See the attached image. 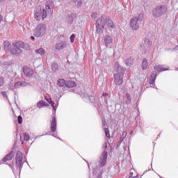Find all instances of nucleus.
<instances>
[{"label":"nucleus","mask_w":178,"mask_h":178,"mask_svg":"<svg viewBox=\"0 0 178 178\" xmlns=\"http://www.w3.org/2000/svg\"><path fill=\"white\" fill-rule=\"evenodd\" d=\"M49 99H50V102H51L50 104H51L52 108H54V109H55V102H54L52 101V99L49 98Z\"/></svg>","instance_id":"nucleus-42"},{"label":"nucleus","mask_w":178,"mask_h":178,"mask_svg":"<svg viewBox=\"0 0 178 178\" xmlns=\"http://www.w3.org/2000/svg\"><path fill=\"white\" fill-rule=\"evenodd\" d=\"M24 141H29L30 140V136L27 133L24 134Z\"/></svg>","instance_id":"nucleus-36"},{"label":"nucleus","mask_w":178,"mask_h":178,"mask_svg":"<svg viewBox=\"0 0 178 178\" xmlns=\"http://www.w3.org/2000/svg\"><path fill=\"white\" fill-rule=\"evenodd\" d=\"M166 12H168V7L165 5H159L156 6L152 10V16L156 19H159L162 17V16H165L166 15Z\"/></svg>","instance_id":"nucleus-3"},{"label":"nucleus","mask_w":178,"mask_h":178,"mask_svg":"<svg viewBox=\"0 0 178 178\" xmlns=\"http://www.w3.org/2000/svg\"><path fill=\"white\" fill-rule=\"evenodd\" d=\"M12 47V44L9 41H4L3 42V49L6 52H9L10 51V47Z\"/></svg>","instance_id":"nucleus-20"},{"label":"nucleus","mask_w":178,"mask_h":178,"mask_svg":"<svg viewBox=\"0 0 178 178\" xmlns=\"http://www.w3.org/2000/svg\"><path fill=\"white\" fill-rule=\"evenodd\" d=\"M66 47H67V43L65 41H61L56 44L55 49L56 51H61V49H65Z\"/></svg>","instance_id":"nucleus-14"},{"label":"nucleus","mask_w":178,"mask_h":178,"mask_svg":"<svg viewBox=\"0 0 178 178\" xmlns=\"http://www.w3.org/2000/svg\"><path fill=\"white\" fill-rule=\"evenodd\" d=\"M22 49L29 51V49H30V45L22 41H17L15 43H13V48L10 49V52L11 55L19 56L22 55V53L23 52V50Z\"/></svg>","instance_id":"nucleus-2"},{"label":"nucleus","mask_w":178,"mask_h":178,"mask_svg":"<svg viewBox=\"0 0 178 178\" xmlns=\"http://www.w3.org/2000/svg\"><path fill=\"white\" fill-rule=\"evenodd\" d=\"M125 65L127 66H131V65H133V60L131 58H127L126 60H125Z\"/></svg>","instance_id":"nucleus-31"},{"label":"nucleus","mask_w":178,"mask_h":178,"mask_svg":"<svg viewBox=\"0 0 178 178\" xmlns=\"http://www.w3.org/2000/svg\"><path fill=\"white\" fill-rule=\"evenodd\" d=\"M65 87L73 88V87H76V82L73 81H67L65 83Z\"/></svg>","instance_id":"nucleus-24"},{"label":"nucleus","mask_w":178,"mask_h":178,"mask_svg":"<svg viewBox=\"0 0 178 178\" xmlns=\"http://www.w3.org/2000/svg\"><path fill=\"white\" fill-rule=\"evenodd\" d=\"M126 97H127L126 104H127V105H129V104H130V102H131V99L130 98V94L127 93Z\"/></svg>","instance_id":"nucleus-33"},{"label":"nucleus","mask_w":178,"mask_h":178,"mask_svg":"<svg viewBox=\"0 0 178 178\" xmlns=\"http://www.w3.org/2000/svg\"><path fill=\"white\" fill-rule=\"evenodd\" d=\"M144 44L146 46L147 49H151V47H152V41H150L148 38H145L144 39Z\"/></svg>","instance_id":"nucleus-23"},{"label":"nucleus","mask_w":178,"mask_h":178,"mask_svg":"<svg viewBox=\"0 0 178 178\" xmlns=\"http://www.w3.org/2000/svg\"><path fill=\"white\" fill-rule=\"evenodd\" d=\"M4 80L3 77L0 76V88L3 86Z\"/></svg>","instance_id":"nucleus-39"},{"label":"nucleus","mask_w":178,"mask_h":178,"mask_svg":"<svg viewBox=\"0 0 178 178\" xmlns=\"http://www.w3.org/2000/svg\"><path fill=\"white\" fill-rule=\"evenodd\" d=\"M106 24L108 29H113L115 27V23H113V21L111 19H110L109 17H106Z\"/></svg>","instance_id":"nucleus-18"},{"label":"nucleus","mask_w":178,"mask_h":178,"mask_svg":"<svg viewBox=\"0 0 178 178\" xmlns=\"http://www.w3.org/2000/svg\"><path fill=\"white\" fill-rule=\"evenodd\" d=\"M57 86H58V87H66V81H65V79H58Z\"/></svg>","instance_id":"nucleus-26"},{"label":"nucleus","mask_w":178,"mask_h":178,"mask_svg":"<svg viewBox=\"0 0 178 178\" xmlns=\"http://www.w3.org/2000/svg\"><path fill=\"white\" fill-rule=\"evenodd\" d=\"M90 102L93 104V106H95V97L94 96H90L89 97Z\"/></svg>","instance_id":"nucleus-34"},{"label":"nucleus","mask_w":178,"mask_h":178,"mask_svg":"<svg viewBox=\"0 0 178 178\" xmlns=\"http://www.w3.org/2000/svg\"><path fill=\"white\" fill-rule=\"evenodd\" d=\"M127 136V132L124 131L122 134V136L120 138V140L118 141V144H117V148H119V147H120V145L122 144V143H123V141L124 140V138H126Z\"/></svg>","instance_id":"nucleus-22"},{"label":"nucleus","mask_w":178,"mask_h":178,"mask_svg":"<svg viewBox=\"0 0 178 178\" xmlns=\"http://www.w3.org/2000/svg\"><path fill=\"white\" fill-rule=\"evenodd\" d=\"M0 50H1V47H0Z\"/></svg>","instance_id":"nucleus-54"},{"label":"nucleus","mask_w":178,"mask_h":178,"mask_svg":"<svg viewBox=\"0 0 178 178\" xmlns=\"http://www.w3.org/2000/svg\"><path fill=\"white\" fill-rule=\"evenodd\" d=\"M35 54L39 55H45V50L42 48H40L39 49L35 50Z\"/></svg>","instance_id":"nucleus-29"},{"label":"nucleus","mask_w":178,"mask_h":178,"mask_svg":"<svg viewBox=\"0 0 178 178\" xmlns=\"http://www.w3.org/2000/svg\"><path fill=\"white\" fill-rule=\"evenodd\" d=\"M74 38H76V35L75 34L71 35L70 37V42L72 43L74 42Z\"/></svg>","instance_id":"nucleus-37"},{"label":"nucleus","mask_w":178,"mask_h":178,"mask_svg":"<svg viewBox=\"0 0 178 178\" xmlns=\"http://www.w3.org/2000/svg\"><path fill=\"white\" fill-rule=\"evenodd\" d=\"M104 42L106 47H108V45H111L112 42H113V39L112 38V36L109 35H106L104 38Z\"/></svg>","instance_id":"nucleus-17"},{"label":"nucleus","mask_w":178,"mask_h":178,"mask_svg":"<svg viewBox=\"0 0 178 178\" xmlns=\"http://www.w3.org/2000/svg\"><path fill=\"white\" fill-rule=\"evenodd\" d=\"M141 67L143 70H147V67H148V60H147V58L143 59Z\"/></svg>","instance_id":"nucleus-25"},{"label":"nucleus","mask_w":178,"mask_h":178,"mask_svg":"<svg viewBox=\"0 0 178 178\" xmlns=\"http://www.w3.org/2000/svg\"><path fill=\"white\" fill-rule=\"evenodd\" d=\"M108 160V152L104 151L102 152L99 159V167L104 168L106 165V161Z\"/></svg>","instance_id":"nucleus-10"},{"label":"nucleus","mask_w":178,"mask_h":178,"mask_svg":"<svg viewBox=\"0 0 178 178\" xmlns=\"http://www.w3.org/2000/svg\"><path fill=\"white\" fill-rule=\"evenodd\" d=\"M23 72L26 77H31L34 74V71L27 66L23 67Z\"/></svg>","instance_id":"nucleus-15"},{"label":"nucleus","mask_w":178,"mask_h":178,"mask_svg":"<svg viewBox=\"0 0 178 178\" xmlns=\"http://www.w3.org/2000/svg\"><path fill=\"white\" fill-rule=\"evenodd\" d=\"M1 95H3V97H8L7 95H6V92H1Z\"/></svg>","instance_id":"nucleus-45"},{"label":"nucleus","mask_w":178,"mask_h":178,"mask_svg":"<svg viewBox=\"0 0 178 178\" xmlns=\"http://www.w3.org/2000/svg\"><path fill=\"white\" fill-rule=\"evenodd\" d=\"M130 175H131V176H133V172H131Z\"/></svg>","instance_id":"nucleus-53"},{"label":"nucleus","mask_w":178,"mask_h":178,"mask_svg":"<svg viewBox=\"0 0 178 178\" xmlns=\"http://www.w3.org/2000/svg\"><path fill=\"white\" fill-rule=\"evenodd\" d=\"M103 148H105V149H106V148H108V143H105L104 144Z\"/></svg>","instance_id":"nucleus-44"},{"label":"nucleus","mask_w":178,"mask_h":178,"mask_svg":"<svg viewBox=\"0 0 178 178\" xmlns=\"http://www.w3.org/2000/svg\"><path fill=\"white\" fill-rule=\"evenodd\" d=\"M91 17H92L93 19H97L98 17V13H92L91 14Z\"/></svg>","instance_id":"nucleus-40"},{"label":"nucleus","mask_w":178,"mask_h":178,"mask_svg":"<svg viewBox=\"0 0 178 178\" xmlns=\"http://www.w3.org/2000/svg\"><path fill=\"white\" fill-rule=\"evenodd\" d=\"M104 133L106 134V136L107 138H111V134H109V129L105 128L104 129Z\"/></svg>","instance_id":"nucleus-35"},{"label":"nucleus","mask_w":178,"mask_h":178,"mask_svg":"<svg viewBox=\"0 0 178 178\" xmlns=\"http://www.w3.org/2000/svg\"><path fill=\"white\" fill-rule=\"evenodd\" d=\"M156 79V72L154 71L152 72V75L149 77V84H151L152 86L154 85L155 83Z\"/></svg>","instance_id":"nucleus-21"},{"label":"nucleus","mask_w":178,"mask_h":178,"mask_svg":"<svg viewBox=\"0 0 178 178\" xmlns=\"http://www.w3.org/2000/svg\"><path fill=\"white\" fill-rule=\"evenodd\" d=\"M144 19V14L140 13L138 17H134L130 19V27L132 30H138L140 29V23Z\"/></svg>","instance_id":"nucleus-4"},{"label":"nucleus","mask_w":178,"mask_h":178,"mask_svg":"<svg viewBox=\"0 0 178 178\" xmlns=\"http://www.w3.org/2000/svg\"><path fill=\"white\" fill-rule=\"evenodd\" d=\"M114 70L116 72V74H119V76H124V72H126V68L120 66L119 63H115L114 66Z\"/></svg>","instance_id":"nucleus-9"},{"label":"nucleus","mask_w":178,"mask_h":178,"mask_svg":"<svg viewBox=\"0 0 178 178\" xmlns=\"http://www.w3.org/2000/svg\"><path fill=\"white\" fill-rule=\"evenodd\" d=\"M98 177L97 178H102V172H99L97 175Z\"/></svg>","instance_id":"nucleus-43"},{"label":"nucleus","mask_w":178,"mask_h":178,"mask_svg":"<svg viewBox=\"0 0 178 178\" xmlns=\"http://www.w3.org/2000/svg\"><path fill=\"white\" fill-rule=\"evenodd\" d=\"M47 31V26L44 24H39L35 27L34 31H33V35L35 37H37L38 38H40L41 37H44L45 35V33Z\"/></svg>","instance_id":"nucleus-5"},{"label":"nucleus","mask_w":178,"mask_h":178,"mask_svg":"<svg viewBox=\"0 0 178 178\" xmlns=\"http://www.w3.org/2000/svg\"><path fill=\"white\" fill-rule=\"evenodd\" d=\"M76 17H77V14L72 13L67 15L65 20L68 24H72L76 20Z\"/></svg>","instance_id":"nucleus-11"},{"label":"nucleus","mask_w":178,"mask_h":178,"mask_svg":"<svg viewBox=\"0 0 178 178\" xmlns=\"http://www.w3.org/2000/svg\"><path fill=\"white\" fill-rule=\"evenodd\" d=\"M136 177H131L130 176L129 178H136Z\"/></svg>","instance_id":"nucleus-52"},{"label":"nucleus","mask_w":178,"mask_h":178,"mask_svg":"<svg viewBox=\"0 0 178 178\" xmlns=\"http://www.w3.org/2000/svg\"><path fill=\"white\" fill-rule=\"evenodd\" d=\"M6 0H0V2H5Z\"/></svg>","instance_id":"nucleus-51"},{"label":"nucleus","mask_w":178,"mask_h":178,"mask_svg":"<svg viewBox=\"0 0 178 178\" xmlns=\"http://www.w3.org/2000/svg\"><path fill=\"white\" fill-rule=\"evenodd\" d=\"M47 102H49V104H50L51 103V99H48Z\"/></svg>","instance_id":"nucleus-49"},{"label":"nucleus","mask_w":178,"mask_h":178,"mask_svg":"<svg viewBox=\"0 0 178 178\" xmlns=\"http://www.w3.org/2000/svg\"><path fill=\"white\" fill-rule=\"evenodd\" d=\"M16 161V168L19 170V172L22 170V168H23V163H22L23 161V154L20 152H17L15 156Z\"/></svg>","instance_id":"nucleus-8"},{"label":"nucleus","mask_w":178,"mask_h":178,"mask_svg":"<svg viewBox=\"0 0 178 178\" xmlns=\"http://www.w3.org/2000/svg\"><path fill=\"white\" fill-rule=\"evenodd\" d=\"M50 130L51 133H55L56 131V117H53L51 120L50 121Z\"/></svg>","instance_id":"nucleus-16"},{"label":"nucleus","mask_w":178,"mask_h":178,"mask_svg":"<svg viewBox=\"0 0 178 178\" xmlns=\"http://www.w3.org/2000/svg\"><path fill=\"white\" fill-rule=\"evenodd\" d=\"M45 106V102L44 101H40L37 103V108L41 109V108H44Z\"/></svg>","instance_id":"nucleus-30"},{"label":"nucleus","mask_w":178,"mask_h":178,"mask_svg":"<svg viewBox=\"0 0 178 178\" xmlns=\"http://www.w3.org/2000/svg\"><path fill=\"white\" fill-rule=\"evenodd\" d=\"M54 6H55L54 1H49L47 2L45 9H43V10L40 8H36L35 10V19L40 22L41 19L44 20L47 15H52L54 13Z\"/></svg>","instance_id":"nucleus-1"},{"label":"nucleus","mask_w":178,"mask_h":178,"mask_svg":"<svg viewBox=\"0 0 178 178\" xmlns=\"http://www.w3.org/2000/svg\"><path fill=\"white\" fill-rule=\"evenodd\" d=\"M105 24H106V17L105 18L102 16L99 17L96 21V31L97 34H102L104 33Z\"/></svg>","instance_id":"nucleus-6"},{"label":"nucleus","mask_w":178,"mask_h":178,"mask_svg":"<svg viewBox=\"0 0 178 178\" xmlns=\"http://www.w3.org/2000/svg\"><path fill=\"white\" fill-rule=\"evenodd\" d=\"M154 70H156V72H159V73H161V72H166V70H169V68H165V65H155L154 67Z\"/></svg>","instance_id":"nucleus-19"},{"label":"nucleus","mask_w":178,"mask_h":178,"mask_svg":"<svg viewBox=\"0 0 178 178\" xmlns=\"http://www.w3.org/2000/svg\"><path fill=\"white\" fill-rule=\"evenodd\" d=\"M13 156H15V152L11 151L10 153H8L4 158L2 159L1 161H0V165L3 162H8V161H12L13 159Z\"/></svg>","instance_id":"nucleus-13"},{"label":"nucleus","mask_w":178,"mask_h":178,"mask_svg":"<svg viewBox=\"0 0 178 178\" xmlns=\"http://www.w3.org/2000/svg\"><path fill=\"white\" fill-rule=\"evenodd\" d=\"M104 102H105L106 104H108V101H107L106 99H104Z\"/></svg>","instance_id":"nucleus-50"},{"label":"nucleus","mask_w":178,"mask_h":178,"mask_svg":"<svg viewBox=\"0 0 178 178\" xmlns=\"http://www.w3.org/2000/svg\"><path fill=\"white\" fill-rule=\"evenodd\" d=\"M177 49H178V45H177V46L175 47V48H173V49H172V51H177Z\"/></svg>","instance_id":"nucleus-46"},{"label":"nucleus","mask_w":178,"mask_h":178,"mask_svg":"<svg viewBox=\"0 0 178 178\" xmlns=\"http://www.w3.org/2000/svg\"><path fill=\"white\" fill-rule=\"evenodd\" d=\"M27 86H30V83H27V82H24H24L18 81L15 83H10L9 85V88L12 91H15V90H16V88H20V87H27Z\"/></svg>","instance_id":"nucleus-7"},{"label":"nucleus","mask_w":178,"mask_h":178,"mask_svg":"<svg viewBox=\"0 0 178 178\" xmlns=\"http://www.w3.org/2000/svg\"><path fill=\"white\" fill-rule=\"evenodd\" d=\"M147 46L144 44H140V51L142 52L143 54H147Z\"/></svg>","instance_id":"nucleus-27"},{"label":"nucleus","mask_w":178,"mask_h":178,"mask_svg":"<svg viewBox=\"0 0 178 178\" xmlns=\"http://www.w3.org/2000/svg\"><path fill=\"white\" fill-rule=\"evenodd\" d=\"M104 97H108V93H102V95L101 97H99V101H101V99H102Z\"/></svg>","instance_id":"nucleus-41"},{"label":"nucleus","mask_w":178,"mask_h":178,"mask_svg":"<svg viewBox=\"0 0 178 178\" xmlns=\"http://www.w3.org/2000/svg\"><path fill=\"white\" fill-rule=\"evenodd\" d=\"M31 40H32V41H34V40H35V38L34 36H31Z\"/></svg>","instance_id":"nucleus-48"},{"label":"nucleus","mask_w":178,"mask_h":178,"mask_svg":"<svg viewBox=\"0 0 178 178\" xmlns=\"http://www.w3.org/2000/svg\"><path fill=\"white\" fill-rule=\"evenodd\" d=\"M58 67H59L58 63H54L51 65V70L53 72H56V70H58Z\"/></svg>","instance_id":"nucleus-32"},{"label":"nucleus","mask_w":178,"mask_h":178,"mask_svg":"<svg viewBox=\"0 0 178 178\" xmlns=\"http://www.w3.org/2000/svg\"><path fill=\"white\" fill-rule=\"evenodd\" d=\"M72 2L75 3V6L77 8H81V5H83V1L81 0H72Z\"/></svg>","instance_id":"nucleus-28"},{"label":"nucleus","mask_w":178,"mask_h":178,"mask_svg":"<svg viewBox=\"0 0 178 178\" xmlns=\"http://www.w3.org/2000/svg\"><path fill=\"white\" fill-rule=\"evenodd\" d=\"M17 122H18L19 124H22V123H23V118L22 117V115L18 116Z\"/></svg>","instance_id":"nucleus-38"},{"label":"nucleus","mask_w":178,"mask_h":178,"mask_svg":"<svg viewBox=\"0 0 178 178\" xmlns=\"http://www.w3.org/2000/svg\"><path fill=\"white\" fill-rule=\"evenodd\" d=\"M123 76L119 74H114V83L116 86H122L123 84Z\"/></svg>","instance_id":"nucleus-12"},{"label":"nucleus","mask_w":178,"mask_h":178,"mask_svg":"<svg viewBox=\"0 0 178 178\" xmlns=\"http://www.w3.org/2000/svg\"><path fill=\"white\" fill-rule=\"evenodd\" d=\"M2 20H3V17H2V15H0V23L1 22H2Z\"/></svg>","instance_id":"nucleus-47"}]
</instances>
